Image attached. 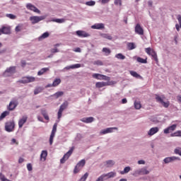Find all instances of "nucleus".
<instances>
[{
    "label": "nucleus",
    "instance_id": "61",
    "mask_svg": "<svg viewBox=\"0 0 181 181\" xmlns=\"http://www.w3.org/2000/svg\"><path fill=\"white\" fill-rule=\"evenodd\" d=\"M128 103V100H127V98H123L122 100V104H127Z\"/></svg>",
    "mask_w": 181,
    "mask_h": 181
},
{
    "label": "nucleus",
    "instance_id": "9",
    "mask_svg": "<svg viewBox=\"0 0 181 181\" xmlns=\"http://www.w3.org/2000/svg\"><path fill=\"white\" fill-rule=\"evenodd\" d=\"M14 73H16V66H10L6 69L4 73V76L6 77L7 76H11V74H14Z\"/></svg>",
    "mask_w": 181,
    "mask_h": 181
},
{
    "label": "nucleus",
    "instance_id": "24",
    "mask_svg": "<svg viewBox=\"0 0 181 181\" xmlns=\"http://www.w3.org/2000/svg\"><path fill=\"white\" fill-rule=\"evenodd\" d=\"M1 29L4 35H9L11 33V28L9 27L3 26Z\"/></svg>",
    "mask_w": 181,
    "mask_h": 181
},
{
    "label": "nucleus",
    "instance_id": "37",
    "mask_svg": "<svg viewBox=\"0 0 181 181\" xmlns=\"http://www.w3.org/2000/svg\"><path fill=\"white\" fill-rule=\"evenodd\" d=\"M115 57L117 59H119V60H125V55L121 54V53H119V54H117L115 55Z\"/></svg>",
    "mask_w": 181,
    "mask_h": 181
},
{
    "label": "nucleus",
    "instance_id": "64",
    "mask_svg": "<svg viewBox=\"0 0 181 181\" xmlns=\"http://www.w3.org/2000/svg\"><path fill=\"white\" fill-rule=\"evenodd\" d=\"M152 4H153L152 1H148V6H152Z\"/></svg>",
    "mask_w": 181,
    "mask_h": 181
},
{
    "label": "nucleus",
    "instance_id": "38",
    "mask_svg": "<svg viewBox=\"0 0 181 181\" xmlns=\"http://www.w3.org/2000/svg\"><path fill=\"white\" fill-rule=\"evenodd\" d=\"M130 170H131V167L127 166V167L124 168L123 171L120 172V174L125 175V173H128Z\"/></svg>",
    "mask_w": 181,
    "mask_h": 181
},
{
    "label": "nucleus",
    "instance_id": "55",
    "mask_svg": "<svg viewBox=\"0 0 181 181\" xmlns=\"http://www.w3.org/2000/svg\"><path fill=\"white\" fill-rule=\"evenodd\" d=\"M115 5H119L121 6L122 5V0H115Z\"/></svg>",
    "mask_w": 181,
    "mask_h": 181
},
{
    "label": "nucleus",
    "instance_id": "20",
    "mask_svg": "<svg viewBox=\"0 0 181 181\" xmlns=\"http://www.w3.org/2000/svg\"><path fill=\"white\" fill-rule=\"evenodd\" d=\"M91 28L100 30L101 29H105V25H104V23H95V25L91 26Z\"/></svg>",
    "mask_w": 181,
    "mask_h": 181
},
{
    "label": "nucleus",
    "instance_id": "14",
    "mask_svg": "<svg viewBox=\"0 0 181 181\" xmlns=\"http://www.w3.org/2000/svg\"><path fill=\"white\" fill-rule=\"evenodd\" d=\"M177 125V124H173L166 129H164V134H170V132H173L175 129H176Z\"/></svg>",
    "mask_w": 181,
    "mask_h": 181
},
{
    "label": "nucleus",
    "instance_id": "30",
    "mask_svg": "<svg viewBox=\"0 0 181 181\" xmlns=\"http://www.w3.org/2000/svg\"><path fill=\"white\" fill-rule=\"evenodd\" d=\"M101 37H103V39H107V40H112V36H111L110 34H105L102 33L100 34Z\"/></svg>",
    "mask_w": 181,
    "mask_h": 181
},
{
    "label": "nucleus",
    "instance_id": "59",
    "mask_svg": "<svg viewBox=\"0 0 181 181\" xmlns=\"http://www.w3.org/2000/svg\"><path fill=\"white\" fill-rule=\"evenodd\" d=\"M139 165H145V160H140L138 161Z\"/></svg>",
    "mask_w": 181,
    "mask_h": 181
},
{
    "label": "nucleus",
    "instance_id": "57",
    "mask_svg": "<svg viewBox=\"0 0 181 181\" xmlns=\"http://www.w3.org/2000/svg\"><path fill=\"white\" fill-rule=\"evenodd\" d=\"M51 52L52 53H59V50L57 48H54L51 49Z\"/></svg>",
    "mask_w": 181,
    "mask_h": 181
},
{
    "label": "nucleus",
    "instance_id": "58",
    "mask_svg": "<svg viewBox=\"0 0 181 181\" xmlns=\"http://www.w3.org/2000/svg\"><path fill=\"white\" fill-rule=\"evenodd\" d=\"M74 51L77 53H81V49L80 47H76Z\"/></svg>",
    "mask_w": 181,
    "mask_h": 181
},
{
    "label": "nucleus",
    "instance_id": "5",
    "mask_svg": "<svg viewBox=\"0 0 181 181\" xmlns=\"http://www.w3.org/2000/svg\"><path fill=\"white\" fill-rule=\"evenodd\" d=\"M92 77L93 78H96V80H105V81H110V80H111L110 76H107L101 74H93Z\"/></svg>",
    "mask_w": 181,
    "mask_h": 181
},
{
    "label": "nucleus",
    "instance_id": "40",
    "mask_svg": "<svg viewBox=\"0 0 181 181\" xmlns=\"http://www.w3.org/2000/svg\"><path fill=\"white\" fill-rule=\"evenodd\" d=\"M136 61L139 62V63H142V64H146L148 63V61H146V59H144V58H141V57H137L136 59Z\"/></svg>",
    "mask_w": 181,
    "mask_h": 181
},
{
    "label": "nucleus",
    "instance_id": "16",
    "mask_svg": "<svg viewBox=\"0 0 181 181\" xmlns=\"http://www.w3.org/2000/svg\"><path fill=\"white\" fill-rule=\"evenodd\" d=\"M114 129H118L117 127H109L106 129L102 130L100 132L101 135H105V134H111V132H113Z\"/></svg>",
    "mask_w": 181,
    "mask_h": 181
},
{
    "label": "nucleus",
    "instance_id": "3",
    "mask_svg": "<svg viewBox=\"0 0 181 181\" xmlns=\"http://www.w3.org/2000/svg\"><path fill=\"white\" fill-rule=\"evenodd\" d=\"M36 78L33 76H25L21 80L17 81V83H20L21 84H28V83H33L35 81Z\"/></svg>",
    "mask_w": 181,
    "mask_h": 181
},
{
    "label": "nucleus",
    "instance_id": "11",
    "mask_svg": "<svg viewBox=\"0 0 181 181\" xmlns=\"http://www.w3.org/2000/svg\"><path fill=\"white\" fill-rule=\"evenodd\" d=\"M150 171L148 170L146 167L142 168L141 169L137 170L134 172V175H149Z\"/></svg>",
    "mask_w": 181,
    "mask_h": 181
},
{
    "label": "nucleus",
    "instance_id": "17",
    "mask_svg": "<svg viewBox=\"0 0 181 181\" xmlns=\"http://www.w3.org/2000/svg\"><path fill=\"white\" fill-rule=\"evenodd\" d=\"M135 33H137V35H144V28L141 27V25L136 24L135 27Z\"/></svg>",
    "mask_w": 181,
    "mask_h": 181
},
{
    "label": "nucleus",
    "instance_id": "43",
    "mask_svg": "<svg viewBox=\"0 0 181 181\" xmlns=\"http://www.w3.org/2000/svg\"><path fill=\"white\" fill-rule=\"evenodd\" d=\"M41 114L43 115L45 119L49 121V115H47V112H46V110H42Z\"/></svg>",
    "mask_w": 181,
    "mask_h": 181
},
{
    "label": "nucleus",
    "instance_id": "28",
    "mask_svg": "<svg viewBox=\"0 0 181 181\" xmlns=\"http://www.w3.org/2000/svg\"><path fill=\"white\" fill-rule=\"evenodd\" d=\"M46 158H47V151H42L40 155L41 160H46Z\"/></svg>",
    "mask_w": 181,
    "mask_h": 181
},
{
    "label": "nucleus",
    "instance_id": "63",
    "mask_svg": "<svg viewBox=\"0 0 181 181\" xmlns=\"http://www.w3.org/2000/svg\"><path fill=\"white\" fill-rule=\"evenodd\" d=\"M102 4H108L110 2V0H102Z\"/></svg>",
    "mask_w": 181,
    "mask_h": 181
},
{
    "label": "nucleus",
    "instance_id": "4",
    "mask_svg": "<svg viewBox=\"0 0 181 181\" xmlns=\"http://www.w3.org/2000/svg\"><path fill=\"white\" fill-rule=\"evenodd\" d=\"M74 151V146H72L70 150L64 155L63 158L60 160L61 163H65L66 160H69V158L71 156V154Z\"/></svg>",
    "mask_w": 181,
    "mask_h": 181
},
{
    "label": "nucleus",
    "instance_id": "36",
    "mask_svg": "<svg viewBox=\"0 0 181 181\" xmlns=\"http://www.w3.org/2000/svg\"><path fill=\"white\" fill-rule=\"evenodd\" d=\"M142 105H141V102L139 101H135L134 102V108L136 110H141Z\"/></svg>",
    "mask_w": 181,
    "mask_h": 181
},
{
    "label": "nucleus",
    "instance_id": "52",
    "mask_svg": "<svg viewBox=\"0 0 181 181\" xmlns=\"http://www.w3.org/2000/svg\"><path fill=\"white\" fill-rule=\"evenodd\" d=\"M175 153H176L177 155H180V156H181V148H175Z\"/></svg>",
    "mask_w": 181,
    "mask_h": 181
},
{
    "label": "nucleus",
    "instance_id": "31",
    "mask_svg": "<svg viewBox=\"0 0 181 181\" xmlns=\"http://www.w3.org/2000/svg\"><path fill=\"white\" fill-rule=\"evenodd\" d=\"M60 83H62V79L55 78L52 83V86H53V87H57V86H59V84H60Z\"/></svg>",
    "mask_w": 181,
    "mask_h": 181
},
{
    "label": "nucleus",
    "instance_id": "22",
    "mask_svg": "<svg viewBox=\"0 0 181 181\" xmlns=\"http://www.w3.org/2000/svg\"><path fill=\"white\" fill-rule=\"evenodd\" d=\"M159 132V128L158 127H153L150 129V130L148 132V135L150 136H152V135H155V134Z\"/></svg>",
    "mask_w": 181,
    "mask_h": 181
},
{
    "label": "nucleus",
    "instance_id": "53",
    "mask_svg": "<svg viewBox=\"0 0 181 181\" xmlns=\"http://www.w3.org/2000/svg\"><path fill=\"white\" fill-rule=\"evenodd\" d=\"M7 18H9L10 19H16V16L13 14H6Z\"/></svg>",
    "mask_w": 181,
    "mask_h": 181
},
{
    "label": "nucleus",
    "instance_id": "19",
    "mask_svg": "<svg viewBox=\"0 0 181 181\" xmlns=\"http://www.w3.org/2000/svg\"><path fill=\"white\" fill-rule=\"evenodd\" d=\"M26 121H28V116H23L21 119L18 121V127L19 128H22L23 125H25Z\"/></svg>",
    "mask_w": 181,
    "mask_h": 181
},
{
    "label": "nucleus",
    "instance_id": "51",
    "mask_svg": "<svg viewBox=\"0 0 181 181\" xmlns=\"http://www.w3.org/2000/svg\"><path fill=\"white\" fill-rule=\"evenodd\" d=\"M63 94H64V93H63V91H59L55 93V96L57 97V98H59V97H62V95H63Z\"/></svg>",
    "mask_w": 181,
    "mask_h": 181
},
{
    "label": "nucleus",
    "instance_id": "46",
    "mask_svg": "<svg viewBox=\"0 0 181 181\" xmlns=\"http://www.w3.org/2000/svg\"><path fill=\"white\" fill-rule=\"evenodd\" d=\"M93 64L95 66H103L104 64L101 60H97L93 62Z\"/></svg>",
    "mask_w": 181,
    "mask_h": 181
},
{
    "label": "nucleus",
    "instance_id": "41",
    "mask_svg": "<svg viewBox=\"0 0 181 181\" xmlns=\"http://www.w3.org/2000/svg\"><path fill=\"white\" fill-rule=\"evenodd\" d=\"M103 52L105 53L106 56L111 54V49H110V48L104 47L103 48Z\"/></svg>",
    "mask_w": 181,
    "mask_h": 181
},
{
    "label": "nucleus",
    "instance_id": "60",
    "mask_svg": "<svg viewBox=\"0 0 181 181\" xmlns=\"http://www.w3.org/2000/svg\"><path fill=\"white\" fill-rule=\"evenodd\" d=\"M21 66L22 67H25L26 66V61L25 60L21 61Z\"/></svg>",
    "mask_w": 181,
    "mask_h": 181
},
{
    "label": "nucleus",
    "instance_id": "33",
    "mask_svg": "<svg viewBox=\"0 0 181 181\" xmlns=\"http://www.w3.org/2000/svg\"><path fill=\"white\" fill-rule=\"evenodd\" d=\"M42 91H43V88L38 87L34 90V94L35 95H37V94H40V93H42Z\"/></svg>",
    "mask_w": 181,
    "mask_h": 181
},
{
    "label": "nucleus",
    "instance_id": "47",
    "mask_svg": "<svg viewBox=\"0 0 181 181\" xmlns=\"http://www.w3.org/2000/svg\"><path fill=\"white\" fill-rule=\"evenodd\" d=\"M106 163H107V166H114V165H115V162H114V160H109L106 161Z\"/></svg>",
    "mask_w": 181,
    "mask_h": 181
},
{
    "label": "nucleus",
    "instance_id": "42",
    "mask_svg": "<svg viewBox=\"0 0 181 181\" xmlns=\"http://www.w3.org/2000/svg\"><path fill=\"white\" fill-rule=\"evenodd\" d=\"M145 52L146 53H147V54H148L149 56H151L152 52H155V50L152 49L151 47H148L145 49Z\"/></svg>",
    "mask_w": 181,
    "mask_h": 181
},
{
    "label": "nucleus",
    "instance_id": "56",
    "mask_svg": "<svg viewBox=\"0 0 181 181\" xmlns=\"http://www.w3.org/2000/svg\"><path fill=\"white\" fill-rule=\"evenodd\" d=\"M27 169H28V170H29V172L32 171V170H33L32 164H30V163L27 164Z\"/></svg>",
    "mask_w": 181,
    "mask_h": 181
},
{
    "label": "nucleus",
    "instance_id": "27",
    "mask_svg": "<svg viewBox=\"0 0 181 181\" xmlns=\"http://www.w3.org/2000/svg\"><path fill=\"white\" fill-rule=\"evenodd\" d=\"M80 67H81V64H76L66 66V67H65V69H66V70H70V69H80Z\"/></svg>",
    "mask_w": 181,
    "mask_h": 181
},
{
    "label": "nucleus",
    "instance_id": "45",
    "mask_svg": "<svg viewBox=\"0 0 181 181\" xmlns=\"http://www.w3.org/2000/svg\"><path fill=\"white\" fill-rule=\"evenodd\" d=\"M127 47H129V50H134V49H135V44H134V42H129L127 45Z\"/></svg>",
    "mask_w": 181,
    "mask_h": 181
},
{
    "label": "nucleus",
    "instance_id": "6",
    "mask_svg": "<svg viewBox=\"0 0 181 181\" xmlns=\"http://www.w3.org/2000/svg\"><path fill=\"white\" fill-rule=\"evenodd\" d=\"M46 19V16H31L30 17V21H31V23H33V25H35L36 23H39V22H40V21H43Z\"/></svg>",
    "mask_w": 181,
    "mask_h": 181
},
{
    "label": "nucleus",
    "instance_id": "13",
    "mask_svg": "<svg viewBox=\"0 0 181 181\" xmlns=\"http://www.w3.org/2000/svg\"><path fill=\"white\" fill-rule=\"evenodd\" d=\"M18 107V102L16 100H11L8 106V111H13Z\"/></svg>",
    "mask_w": 181,
    "mask_h": 181
},
{
    "label": "nucleus",
    "instance_id": "50",
    "mask_svg": "<svg viewBox=\"0 0 181 181\" xmlns=\"http://www.w3.org/2000/svg\"><path fill=\"white\" fill-rule=\"evenodd\" d=\"M161 104H162V105H163L165 108L169 107V105H170L169 101H168V102H164V101L163 100V103H162Z\"/></svg>",
    "mask_w": 181,
    "mask_h": 181
},
{
    "label": "nucleus",
    "instance_id": "10",
    "mask_svg": "<svg viewBox=\"0 0 181 181\" xmlns=\"http://www.w3.org/2000/svg\"><path fill=\"white\" fill-rule=\"evenodd\" d=\"M112 84H114V81L97 82L95 83V87L97 88H103V87H107V86H112Z\"/></svg>",
    "mask_w": 181,
    "mask_h": 181
},
{
    "label": "nucleus",
    "instance_id": "2",
    "mask_svg": "<svg viewBox=\"0 0 181 181\" xmlns=\"http://www.w3.org/2000/svg\"><path fill=\"white\" fill-rule=\"evenodd\" d=\"M86 165V160L83 159L80 160L76 165L75 166L74 169V173L76 175L80 172L84 168V165Z\"/></svg>",
    "mask_w": 181,
    "mask_h": 181
},
{
    "label": "nucleus",
    "instance_id": "32",
    "mask_svg": "<svg viewBox=\"0 0 181 181\" xmlns=\"http://www.w3.org/2000/svg\"><path fill=\"white\" fill-rule=\"evenodd\" d=\"M46 71H49V68H42L40 71L37 72V76H42V74H45Z\"/></svg>",
    "mask_w": 181,
    "mask_h": 181
},
{
    "label": "nucleus",
    "instance_id": "21",
    "mask_svg": "<svg viewBox=\"0 0 181 181\" xmlns=\"http://www.w3.org/2000/svg\"><path fill=\"white\" fill-rule=\"evenodd\" d=\"M81 122H84L85 124H90V122H93L94 121V117H83L81 119Z\"/></svg>",
    "mask_w": 181,
    "mask_h": 181
},
{
    "label": "nucleus",
    "instance_id": "34",
    "mask_svg": "<svg viewBox=\"0 0 181 181\" xmlns=\"http://www.w3.org/2000/svg\"><path fill=\"white\" fill-rule=\"evenodd\" d=\"M52 22H56L57 23H64L66 20L64 18H55L52 20Z\"/></svg>",
    "mask_w": 181,
    "mask_h": 181
},
{
    "label": "nucleus",
    "instance_id": "29",
    "mask_svg": "<svg viewBox=\"0 0 181 181\" xmlns=\"http://www.w3.org/2000/svg\"><path fill=\"white\" fill-rule=\"evenodd\" d=\"M156 100L157 103H160L161 104L163 103V100H165V95L159 96V95H156Z\"/></svg>",
    "mask_w": 181,
    "mask_h": 181
},
{
    "label": "nucleus",
    "instance_id": "15",
    "mask_svg": "<svg viewBox=\"0 0 181 181\" xmlns=\"http://www.w3.org/2000/svg\"><path fill=\"white\" fill-rule=\"evenodd\" d=\"M179 158L176 156H172V157H167L164 158L163 162L164 163H172V162H175V160H177Z\"/></svg>",
    "mask_w": 181,
    "mask_h": 181
},
{
    "label": "nucleus",
    "instance_id": "23",
    "mask_svg": "<svg viewBox=\"0 0 181 181\" xmlns=\"http://www.w3.org/2000/svg\"><path fill=\"white\" fill-rule=\"evenodd\" d=\"M116 175H117V173L115 172H110L109 173L102 175V176H103V179H105V177H107L108 179H110L111 177H115V176Z\"/></svg>",
    "mask_w": 181,
    "mask_h": 181
},
{
    "label": "nucleus",
    "instance_id": "1",
    "mask_svg": "<svg viewBox=\"0 0 181 181\" xmlns=\"http://www.w3.org/2000/svg\"><path fill=\"white\" fill-rule=\"evenodd\" d=\"M5 131L6 132H13L15 131V122L13 120L6 122Z\"/></svg>",
    "mask_w": 181,
    "mask_h": 181
},
{
    "label": "nucleus",
    "instance_id": "62",
    "mask_svg": "<svg viewBox=\"0 0 181 181\" xmlns=\"http://www.w3.org/2000/svg\"><path fill=\"white\" fill-rule=\"evenodd\" d=\"M24 160H24L23 158H20L18 159V163H23Z\"/></svg>",
    "mask_w": 181,
    "mask_h": 181
},
{
    "label": "nucleus",
    "instance_id": "18",
    "mask_svg": "<svg viewBox=\"0 0 181 181\" xmlns=\"http://www.w3.org/2000/svg\"><path fill=\"white\" fill-rule=\"evenodd\" d=\"M76 35L79 37H88V36H90V34H88L86 31H83V30L76 31Z\"/></svg>",
    "mask_w": 181,
    "mask_h": 181
},
{
    "label": "nucleus",
    "instance_id": "26",
    "mask_svg": "<svg viewBox=\"0 0 181 181\" xmlns=\"http://www.w3.org/2000/svg\"><path fill=\"white\" fill-rule=\"evenodd\" d=\"M129 74L131 76H132V77H135V78H142V76L136 73V71H129Z\"/></svg>",
    "mask_w": 181,
    "mask_h": 181
},
{
    "label": "nucleus",
    "instance_id": "7",
    "mask_svg": "<svg viewBox=\"0 0 181 181\" xmlns=\"http://www.w3.org/2000/svg\"><path fill=\"white\" fill-rule=\"evenodd\" d=\"M56 132H57V123H55L53 125L52 130L51 132V135L49 136V145L53 144V139H54V136L56 135Z\"/></svg>",
    "mask_w": 181,
    "mask_h": 181
},
{
    "label": "nucleus",
    "instance_id": "54",
    "mask_svg": "<svg viewBox=\"0 0 181 181\" xmlns=\"http://www.w3.org/2000/svg\"><path fill=\"white\" fill-rule=\"evenodd\" d=\"M22 30V25H18L16 27V32H21Z\"/></svg>",
    "mask_w": 181,
    "mask_h": 181
},
{
    "label": "nucleus",
    "instance_id": "35",
    "mask_svg": "<svg viewBox=\"0 0 181 181\" xmlns=\"http://www.w3.org/2000/svg\"><path fill=\"white\" fill-rule=\"evenodd\" d=\"M49 35V33L46 32L44 33L41 36L38 37L39 40H43V39L47 38V37Z\"/></svg>",
    "mask_w": 181,
    "mask_h": 181
},
{
    "label": "nucleus",
    "instance_id": "44",
    "mask_svg": "<svg viewBox=\"0 0 181 181\" xmlns=\"http://www.w3.org/2000/svg\"><path fill=\"white\" fill-rule=\"evenodd\" d=\"M7 115H9V112L8 111H4L3 113H1L0 116V119H4Z\"/></svg>",
    "mask_w": 181,
    "mask_h": 181
},
{
    "label": "nucleus",
    "instance_id": "12",
    "mask_svg": "<svg viewBox=\"0 0 181 181\" xmlns=\"http://www.w3.org/2000/svg\"><path fill=\"white\" fill-rule=\"evenodd\" d=\"M26 8L29 11H33V12H35V13H40V10L36 6H33L32 4H27Z\"/></svg>",
    "mask_w": 181,
    "mask_h": 181
},
{
    "label": "nucleus",
    "instance_id": "8",
    "mask_svg": "<svg viewBox=\"0 0 181 181\" xmlns=\"http://www.w3.org/2000/svg\"><path fill=\"white\" fill-rule=\"evenodd\" d=\"M69 105V103L64 102L59 107V110L58 111V119H60L62 118V115L63 114V112L67 108V106Z\"/></svg>",
    "mask_w": 181,
    "mask_h": 181
},
{
    "label": "nucleus",
    "instance_id": "39",
    "mask_svg": "<svg viewBox=\"0 0 181 181\" xmlns=\"http://www.w3.org/2000/svg\"><path fill=\"white\" fill-rule=\"evenodd\" d=\"M151 56L153 57V60L158 63V54H156V52H153Z\"/></svg>",
    "mask_w": 181,
    "mask_h": 181
},
{
    "label": "nucleus",
    "instance_id": "48",
    "mask_svg": "<svg viewBox=\"0 0 181 181\" xmlns=\"http://www.w3.org/2000/svg\"><path fill=\"white\" fill-rule=\"evenodd\" d=\"M86 5H87L88 6H94V5H95V1H87L86 3Z\"/></svg>",
    "mask_w": 181,
    "mask_h": 181
},
{
    "label": "nucleus",
    "instance_id": "25",
    "mask_svg": "<svg viewBox=\"0 0 181 181\" xmlns=\"http://www.w3.org/2000/svg\"><path fill=\"white\" fill-rule=\"evenodd\" d=\"M177 21L180 23V25H179V24H176L175 28H176V30H177V32H179V30H180V29H181V16L177 15Z\"/></svg>",
    "mask_w": 181,
    "mask_h": 181
},
{
    "label": "nucleus",
    "instance_id": "49",
    "mask_svg": "<svg viewBox=\"0 0 181 181\" xmlns=\"http://www.w3.org/2000/svg\"><path fill=\"white\" fill-rule=\"evenodd\" d=\"M180 132H179V130H177V132H174V133H173V134H170V136L171 137H175V136H180Z\"/></svg>",
    "mask_w": 181,
    "mask_h": 181
}]
</instances>
